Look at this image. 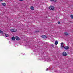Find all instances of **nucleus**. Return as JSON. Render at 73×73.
<instances>
[{
    "label": "nucleus",
    "mask_w": 73,
    "mask_h": 73,
    "mask_svg": "<svg viewBox=\"0 0 73 73\" xmlns=\"http://www.w3.org/2000/svg\"><path fill=\"white\" fill-rule=\"evenodd\" d=\"M49 8L50 10H53L54 9V7L53 6H51L49 7Z\"/></svg>",
    "instance_id": "nucleus-1"
},
{
    "label": "nucleus",
    "mask_w": 73,
    "mask_h": 73,
    "mask_svg": "<svg viewBox=\"0 0 73 73\" xmlns=\"http://www.w3.org/2000/svg\"><path fill=\"white\" fill-rule=\"evenodd\" d=\"M63 56H67V54L65 52H63L62 53Z\"/></svg>",
    "instance_id": "nucleus-2"
},
{
    "label": "nucleus",
    "mask_w": 73,
    "mask_h": 73,
    "mask_svg": "<svg viewBox=\"0 0 73 73\" xmlns=\"http://www.w3.org/2000/svg\"><path fill=\"white\" fill-rule=\"evenodd\" d=\"M69 47L68 46H65L64 47V49L66 50H67V49H69Z\"/></svg>",
    "instance_id": "nucleus-3"
},
{
    "label": "nucleus",
    "mask_w": 73,
    "mask_h": 73,
    "mask_svg": "<svg viewBox=\"0 0 73 73\" xmlns=\"http://www.w3.org/2000/svg\"><path fill=\"white\" fill-rule=\"evenodd\" d=\"M41 37H42V38H47V37H46V36L45 35L42 36Z\"/></svg>",
    "instance_id": "nucleus-4"
},
{
    "label": "nucleus",
    "mask_w": 73,
    "mask_h": 73,
    "mask_svg": "<svg viewBox=\"0 0 73 73\" xmlns=\"http://www.w3.org/2000/svg\"><path fill=\"white\" fill-rule=\"evenodd\" d=\"M1 5L3 7H5L6 5V4L5 3H1Z\"/></svg>",
    "instance_id": "nucleus-5"
},
{
    "label": "nucleus",
    "mask_w": 73,
    "mask_h": 73,
    "mask_svg": "<svg viewBox=\"0 0 73 73\" xmlns=\"http://www.w3.org/2000/svg\"><path fill=\"white\" fill-rule=\"evenodd\" d=\"M15 38L17 40H18V41H19V40H20V38H19V37L17 36H16L15 37Z\"/></svg>",
    "instance_id": "nucleus-6"
},
{
    "label": "nucleus",
    "mask_w": 73,
    "mask_h": 73,
    "mask_svg": "<svg viewBox=\"0 0 73 73\" xmlns=\"http://www.w3.org/2000/svg\"><path fill=\"white\" fill-rule=\"evenodd\" d=\"M5 36L6 37H9V35L7 34H5Z\"/></svg>",
    "instance_id": "nucleus-7"
},
{
    "label": "nucleus",
    "mask_w": 73,
    "mask_h": 73,
    "mask_svg": "<svg viewBox=\"0 0 73 73\" xmlns=\"http://www.w3.org/2000/svg\"><path fill=\"white\" fill-rule=\"evenodd\" d=\"M58 41H55V44L56 45H57V44H58Z\"/></svg>",
    "instance_id": "nucleus-8"
},
{
    "label": "nucleus",
    "mask_w": 73,
    "mask_h": 73,
    "mask_svg": "<svg viewBox=\"0 0 73 73\" xmlns=\"http://www.w3.org/2000/svg\"><path fill=\"white\" fill-rule=\"evenodd\" d=\"M12 40H13V41H15V38L14 36H13L12 38Z\"/></svg>",
    "instance_id": "nucleus-9"
},
{
    "label": "nucleus",
    "mask_w": 73,
    "mask_h": 73,
    "mask_svg": "<svg viewBox=\"0 0 73 73\" xmlns=\"http://www.w3.org/2000/svg\"><path fill=\"white\" fill-rule=\"evenodd\" d=\"M31 10H34L35 9L34 8V7L33 6H31Z\"/></svg>",
    "instance_id": "nucleus-10"
},
{
    "label": "nucleus",
    "mask_w": 73,
    "mask_h": 73,
    "mask_svg": "<svg viewBox=\"0 0 73 73\" xmlns=\"http://www.w3.org/2000/svg\"><path fill=\"white\" fill-rule=\"evenodd\" d=\"M17 29H14L13 32H17Z\"/></svg>",
    "instance_id": "nucleus-11"
},
{
    "label": "nucleus",
    "mask_w": 73,
    "mask_h": 73,
    "mask_svg": "<svg viewBox=\"0 0 73 73\" xmlns=\"http://www.w3.org/2000/svg\"><path fill=\"white\" fill-rule=\"evenodd\" d=\"M65 35L66 36H67V35H68V32L65 33Z\"/></svg>",
    "instance_id": "nucleus-12"
},
{
    "label": "nucleus",
    "mask_w": 73,
    "mask_h": 73,
    "mask_svg": "<svg viewBox=\"0 0 73 73\" xmlns=\"http://www.w3.org/2000/svg\"><path fill=\"white\" fill-rule=\"evenodd\" d=\"M51 1H53V2H56V0H50Z\"/></svg>",
    "instance_id": "nucleus-13"
},
{
    "label": "nucleus",
    "mask_w": 73,
    "mask_h": 73,
    "mask_svg": "<svg viewBox=\"0 0 73 73\" xmlns=\"http://www.w3.org/2000/svg\"><path fill=\"white\" fill-rule=\"evenodd\" d=\"M0 33H2V34H3V32L0 30Z\"/></svg>",
    "instance_id": "nucleus-14"
},
{
    "label": "nucleus",
    "mask_w": 73,
    "mask_h": 73,
    "mask_svg": "<svg viewBox=\"0 0 73 73\" xmlns=\"http://www.w3.org/2000/svg\"><path fill=\"white\" fill-rule=\"evenodd\" d=\"M70 17L71 19H73V15H70Z\"/></svg>",
    "instance_id": "nucleus-15"
},
{
    "label": "nucleus",
    "mask_w": 73,
    "mask_h": 73,
    "mask_svg": "<svg viewBox=\"0 0 73 73\" xmlns=\"http://www.w3.org/2000/svg\"><path fill=\"white\" fill-rule=\"evenodd\" d=\"M13 30H14V29H10V31H11V32H13Z\"/></svg>",
    "instance_id": "nucleus-16"
},
{
    "label": "nucleus",
    "mask_w": 73,
    "mask_h": 73,
    "mask_svg": "<svg viewBox=\"0 0 73 73\" xmlns=\"http://www.w3.org/2000/svg\"><path fill=\"white\" fill-rule=\"evenodd\" d=\"M64 47V45H61V48H63Z\"/></svg>",
    "instance_id": "nucleus-17"
},
{
    "label": "nucleus",
    "mask_w": 73,
    "mask_h": 73,
    "mask_svg": "<svg viewBox=\"0 0 73 73\" xmlns=\"http://www.w3.org/2000/svg\"><path fill=\"white\" fill-rule=\"evenodd\" d=\"M63 44H64V43L63 42L61 43V45H63Z\"/></svg>",
    "instance_id": "nucleus-18"
},
{
    "label": "nucleus",
    "mask_w": 73,
    "mask_h": 73,
    "mask_svg": "<svg viewBox=\"0 0 73 73\" xmlns=\"http://www.w3.org/2000/svg\"><path fill=\"white\" fill-rule=\"evenodd\" d=\"M58 24H60V22H58Z\"/></svg>",
    "instance_id": "nucleus-19"
},
{
    "label": "nucleus",
    "mask_w": 73,
    "mask_h": 73,
    "mask_svg": "<svg viewBox=\"0 0 73 73\" xmlns=\"http://www.w3.org/2000/svg\"><path fill=\"white\" fill-rule=\"evenodd\" d=\"M49 68H47V69H46V71H48V70H49Z\"/></svg>",
    "instance_id": "nucleus-20"
},
{
    "label": "nucleus",
    "mask_w": 73,
    "mask_h": 73,
    "mask_svg": "<svg viewBox=\"0 0 73 73\" xmlns=\"http://www.w3.org/2000/svg\"><path fill=\"white\" fill-rule=\"evenodd\" d=\"M35 32H38V31H35Z\"/></svg>",
    "instance_id": "nucleus-21"
},
{
    "label": "nucleus",
    "mask_w": 73,
    "mask_h": 73,
    "mask_svg": "<svg viewBox=\"0 0 73 73\" xmlns=\"http://www.w3.org/2000/svg\"><path fill=\"white\" fill-rule=\"evenodd\" d=\"M19 1H23V0H19Z\"/></svg>",
    "instance_id": "nucleus-22"
},
{
    "label": "nucleus",
    "mask_w": 73,
    "mask_h": 73,
    "mask_svg": "<svg viewBox=\"0 0 73 73\" xmlns=\"http://www.w3.org/2000/svg\"><path fill=\"white\" fill-rule=\"evenodd\" d=\"M3 0H0V1H2Z\"/></svg>",
    "instance_id": "nucleus-23"
}]
</instances>
